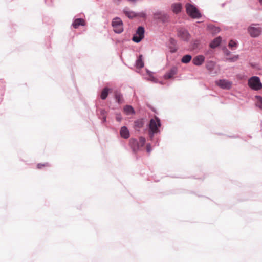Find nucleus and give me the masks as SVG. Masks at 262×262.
I'll list each match as a JSON object with an SVG mask.
<instances>
[{
	"mask_svg": "<svg viewBox=\"0 0 262 262\" xmlns=\"http://www.w3.org/2000/svg\"><path fill=\"white\" fill-rule=\"evenodd\" d=\"M140 16H142V17H145V14L144 13H141Z\"/></svg>",
	"mask_w": 262,
	"mask_h": 262,
	"instance_id": "33",
	"label": "nucleus"
},
{
	"mask_svg": "<svg viewBox=\"0 0 262 262\" xmlns=\"http://www.w3.org/2000/svg\"><path fill=\"white\" fill-rule=\"evenodd\" d=\"M108 89L107 88H104L101 94V98L103 100L105 99L108 95Z\"/></svg>",
	"mask_w": 262,
	"mask_h": 262,
	"instance_id": "20",
	"label": "nucleus"
},
{
	"mask_svg": "<svg viewBox=\"0 0 262 262\" xmlns=\"http://www.w3.org/2000/svg\"><path fill=\"white\" fill-rule=\"evenodd\" d=\"M192 57L190 55H184L181 59V62L184 63H188L191 60Z\"/></svg>",
	"mask_w": 262,
	"mask_h": 262,
	"instance_id": "19",
	"label": "nucleus"
},
{
	"mask_svg": "<svg viewBox=\"0 0 262 262\" xmlns=\"http://www.w3.org/2000/svg\"><path fill=\"white\" fill-rule=\"evenodd\" d=\"M237 43L236 41L231 40L229 43L228 46L229 48L232 49L233 47H236Z\"/></svg>",
	"mask_w": 262,
	"mask_h": 262,
	"instance_id": "25",
	"label": "nucleus"
},
{
	"mask_svg": "<svg viewBox=\"0 0 262 262\" xmlns=\"http://www.w3.org/2000/svg\"><path fill=\"white\" fill-rule=\"evenodd\" d=\"M115 98H116V101H117L118 103H122V101H123L122 97L120 93H116L115 94Z\"/></svg>",
	"mask_w": 262,
	"mask_h": 262,
	"instance_id": "21",
	"label": "nucleus"
},
{
	"mask_svg": "<svg viewBox=\"0 0 262 262\" xmlns=\"http://www.w3.org/2000/svg\"><path fill=\"white\" fill-rule=\"evenodd\" d=\"M238 55H235L232 58H227V60H228L230 61H231V62H234V61H237L238 60Z\"/></svg>",
	"mask_w": 262,
	"mask_h": 262,
	"instance_id": "28",
	"label": "nucleus"
},
{
	"mask_svg": "<svg viewBox=\"0 0 262 262\" xmlns=\"http://www.w3.org/2000/svg\"><path fill=\"white\" fill-rule=\"evenodd\" d=\"M257 105L262 109V97L258 96L257 97Z\"/></svg>",
	"mask_w": 262,
	"mask_h": 262,
	"instance_id": "24",
	"label": "nucleus"
},
{
	"mask_svg": "<svg viewBox=\"0 0 262 262\" xmlns=\"http://www.w3.org/2000/svg\"><path fill=\"white\" fill-rule=\"evenodd\" d=\"M161 15V14L160 13H155L154 14L155 18H158V19L160 18V15Z\"/></svg>",
	"mask_w": 262,
	"mask_h": 262,
	"instance_id": "31",
	"label": "nucleus"
},
{
	"mask_svg": "<svg viewBox=\"0 0 262 262\" xmlns=\"http://www.w3.org/2000/svg\"><path fill=\"white\" fill-rule=\"evenodd\" d=\"M116 119L118 122H120L122 120V116L120 114H116Z\"/></svg>",
	"mask_w": 262,
	"mask_h": 262,
	"instance_id": "29",
	"label": "nucleus"
},
{
	"mask_svg": "<svg viewBox=\"0 0 262 262\" xmlns=\"http://www.w3.org/2000/svg\"><path fill=\"white\" fill-rule=\"evenodd\" d=\"M175 51H176L175 50H173V51L172 50V51H171V52H174Z\"/></svg>",
	"mask_w": 262,
	"mask_h": 262,
	"instance_id": "37",
	"label": "nucleus"
},
{
	"mask_svg": "<svg viewBox=\"0 0 262 262\" xmlns=\"http://www.w3.org/2000/svg\"><path fill=\"white\" fill-rule=\"evenodd\" d=\"M112 25L115 32L120 33L123 32V24L120 18L116 17L114 18L112 22Z\"/></svg>",
	"mask_w": 262,
	"mask_h": 262,
	"instance_id": "4",
	"label": "nucleus"
},
{
	"mask_svg": "<svg viewBox=\"0 0 262 262\" xmlns=\"http://www.w3.org/2000/svg\"><path fill=\"white\" fill-rule=\"evenodd\" d=\"M205 60V57L203 55H199L193 59V63L195 66L201 65Z\"/></svg>",
	"mask_w": 262,
	"mask_h": 262,
	"instance_id": "12",
	"label": "nucleus"
},
{
	"mask_svg": "<svg viewBox=\"0 0 262 262\" xmlns=\"http://www.w3.org/2000/svg\"><path fill=\"white\" fill-rule=\"evenodd\" d=\"M123 111L124 113L127 115H133L135 113V112L130 105H126L124 107Z\"/></svg>",
	"mask_w": 262,
	"mask_h": 262,
	"instance_id": "14",
	"label": "nucleus"
},
{
	"mask_svg": "<svg viewBox=\"0 0 262 262\" xmlns=\"http://www.w3.org/2000/svg\"><path fill=\"white\" fill-rule=\"evenodd\" d=\"M178 36L184 40H187L189 38V34L188 31L184 29H180L178 30Z\"/></svg>",
	"mask_w": 262,
	"mask_h": 262,
	"instance_id": "8",
	"label": "nucleus"
},
{
	"mask_svg": "<svg viewBox=\"0 0 262 262\" xmlns=\"http://www.w3.org/2000/svg\"><path fill=\"white\" fill-rule=\"evenodd\" d=\"M172 11L175 13H178L181 12L182 9V5L180 3L173 4L171 5Z\"/></svg>",
	"mask_w": 262,
	"mask_h": 262,
	"instance_id": "15",
	"label": "nucleus"
},
{
	"mask_svg": "<svg viewBox=\"0 0 262 262\" xmlns=\"http://www.w3.org/2000/svg\"><path fill=\"white\" fill-rule=\"evenodd\" d=\"M129 144L131 148L134 152L138 151L141 148L138 141L135 139H130Z\"/></svg>",
	"mask_w": 262,
	"mask_h": 262,
	"instance_id": "10",
	"label": "nucleus"
},
{
	"mask_svg": "<svg viewBox=\"0 0 262 262\" xmlns=\"http://www.w3.org/2000/svg\"><path fill=\"white\" fill-rule=\"evenodd\" d=\"M260 4L262 5V0H259Z\"/></svg>",
	"mask_w": 262,
	"mask_h": 262,
	"instance_id": "34",
	"label": "nucleus"
},
{
	"mask_svg": "<svg viewBox=\"0 0 262 262\" xmlns=\"http://www.w3.org/2000/svg\"><path fill=\"white\" fill-rule=\"evenodd\" d=\"M101 113L102 115H104L105 114V111L104 110H102L101 111Z\"/></svg>",
	"mask_w": 262,
	"mask_h": 262,
	"instance_id": "32",
	"label": "nucleus"
},
{
	"mask_svg": "<svg viewBox=\"0 0 262 262\" xmlns=\"http://www.w3.org/2000/svg\"><path fill=\"white\" fill-rule=\"evenodd\" d=\"M120 134L121 137L124 139H128L130 136L129 132L126 126H123L121 128Z\"/></svg>",
	"mask_w": 262,
	"mask_h": 262,
	"instance_id": "11",
	"label": "nucleus"
},
{
	"mask_svg": "<svg viewBox=\"0 0 262 262\" xmlns=\"http://www.w3.org/2000/svg\"><path fill=\"white\" fill-rule=\"evenodd\" d=\"M50 166V165L48 163L46 162L43 164L39 163L37 165V168L38 169H41L43 167H46Z\"/></svg>",
	"mask_w": 262,
	"mask_h": 262,
	"instance_id": "23",
	"label": "nucleus"
},
{
	"mask_svg": "<svg viewBox=\"0 0 262 262\" xmlns=\"http://www.w3.org/2000/svg\"><path fill=\"white\" fill-rule=\"evenodd\" d=\"M151 150V148L150 145L147 144L146 145V150H147V151L148 152H150Z\"/></svg>",
	"mask_w": 262,
	"mask_h": 262,
	"instance_id": "30",
	"label": "nucleus"
},
{
	"mask_svg": "<svg viewBox=\"0 0 262 262\" xmlns=\"http://www.w3.org/2000/svg\"><path fill=\"white\" fill-rule=\"evenodd\" d=\"M262 31L261 28L257 25H252L248 28V32L252 37H257L260 35Z\"/></svg>",
	"mask_w": 262,
	"mask_h": 262,
	"instance_id": "5",
	"label": "nucleus"
},
{
	"mask_svg": "<svg viewBox=\"0 0 262 262\" xmlns=\"http://www.w3.org/2000/svg\"><path fill=\"white\" fill-rule=\"evenodd\" d=\"M216 85L223 89L229 90L232 85V82L226 79H220L215 81Z\"/></svg>",
	"mask_w": 262,
	"mask_h": 262,
	"instance_id": "7",
	"label": "nucleus"
},
{
	"mask_svg": "<svg viewBox=\"0 0 262 262\" xmlns=\"http://www.w3.org/2000/svg\"><path fill=\"white\" fill-rule=\"evenodd\" d=\"M143 124L144 122L142 119L137 120L134 122V126L135 128H141L143 127Z\"/></svg>",
	"mask_w": 262,
	"mask_h": 262,
	"instance_id": "17",
	"label": "nucleus"
},
{
	"mask_svg": "<svg viewBox=\"0 0 262 262\" xmlns=\"http://www.w3.org/2000/svg\"><path fill=\"white\" fill-rule=\"evenodd\" d=\"M124 13L127 17L129 18H133L136 16L134 13L129 11H124Z\"/></svg>",
	"mask_w": 262,
	"mask_h": 262,
	"instance_id": "26",
	"label": "nucleus"
},
{
	"mask_svg": "<svg viewBox=\"0 0 262 262\" xmlns=\"http://www.w3.org/2000/svg\"><path fill=\"white\" fill-rule=\"evenodd\" d=\"M136 66L138 68H142L144 67V62L142 60V56L140 55L136 62Z\"/></svg>",
	"mask_w": 262,
	"mask_h": 262,
	"instance_id": "18",
	"label": "nucleus"
},
{
	"mask_svg": "<svg viewBox=\"0 0 262 262\" xmlns=\"http://www.w3.org/2000/svg\"><path fill=\"white\" fill-rule=\"evenodd\" d=\"M103 119H104V121H105L106 120V117L105 116H104V117H103Z\"/></svg>",
	"mask_w": 262,
	"mask_h": 262,
	"instance_id": "35",
	"label": "nucleus"
},
{
	"mask_svg": "<svg viewBox=\"0 0 262 262\" xmlns=\"http://www.w3.org/2000/svg\"><path fill=\"white\" fill-rule=\"evenodd\" d=\"M221 41L222 38L220 37H217L211 41L210 44V47L211 48H215L220 45Z\"/></svg>",
	"mask_w": 262,
	"mask_h": 262,
	"instance_id": "16",
	"label": "nucleus"
},
{
	"mask_svg": "<svg viewBox=\"0 0 262 262\" xmlns=\"http://www.w3.org/2000/svg\"><path fill=\"white\" fill-rule=\"evenodd\" d=\"M249 86L254 90H260L262 88V84L260 82V79L257 76H253L250 78L248 80Z\"/></svg>",
	"mask_w": 262,
	"mask_h": 262,
	"instance_id": "2",
	"label": "nucleus"
},
{
	"mask_svg": "<svg viewBox=\"0 0 262 262\" xmlns=\"http://www.w3.org/2000/svg\"><path fill=\"white\" fill-rule=\"evenodd\" d=\"M178 72V69L176 67H172L165 75L164 78L168 79L172 78Z\"/></svg>",
	"mask_w": 262,
	"mask_h": 262,
	"instance_id": "9",
	"label": "nucleus"
},
{
	"mask_svg": "<svg viewBox=\"0 0 262 262\" xmlns=\"http://www.w3.org/2000/svg\"><path fill=\"white\" fill-rule=\"evenodd\" d=\"M186 9L187 14L192 18H199L201 17V14L199 11L192 5L187 4L186 5Z\"/></svg>",
	"mask_w": 262,
	"mask_h": 262,
	"instance_id": "3",
	"label": "nucleus"
},
{
	"mask_svg": "<svg viewBox=\"0 0 262 262\" xmlns=\"http://www.w3.org/2000/svg\"><path fill=\"white\" fill-rule=\"evenodd\" d=\"M85 21L83 19L77 18L74 20L72 24V26L75 29L78 28L80 26H85Z\"/></svg>",
	"mask_w": 262,
	"mask_h": 262,
	"instance_id": "13",
	"label": "nucleus"
},
{
	"mask_svg": "<svg viewBox=\"0 0 262 262\" xmlns=\"http://www.w3.org/2000/svg\"><path fill=\"white\" fill-rule=\"evenodd\" d=\"M155 80V78L154 77H151V80Z\"/></svg>",
	"mask_w": 262,
	"mask_h": 262,
	"instance_id": "36",
	"label": "nucleus"
},
{
	"mask_svg": "<svg viewBox=\"0 0 262 262\" xmlns=\"http://www.w3.org/2000/svg\"><path fill=\"white\" fill-rule=\"evenodd\" d=\"M145 141L146 140L144 137H140L139 138V141H138V142L141 147H143L144 145Z\"/></svg>",
	"mask_w": 262,
	"mask_h": 262,
	"instance_id": "22",
	"label": "nucleus"
},
{
	"mask_svg": "<svg viewBox=\"0 0 262 262\" xmlns=\"http://www.w3.org/2000/svg\"><path fill=\"white\" fill-rule=\"evenodd\" d=\"M144 28L143 27H139L136 34L133 37L132 40L135 42H139L144 38Z\"/></svg>",
	"mask_w": 262,
	"mask_h": 262,
	"instance_id": "6",
	"label": "nucleus"
},
{
	"mask_svg": "<svg viewBox=\"0 0 262 262\" xmlns=\"http://www.w3.org/2000/svg\"><path fill=\"white\" fill-rule=\"evenodd\" d=\"M160 126V120L158 118L156 117L150 120L149 135L151 140L154 137V134L159 132V128Z\"/></svg>",
	"mask_w": 262,
	"mask_h": 262,
	"instance_id": "1",
	"label": "nucleus"
},
{
	"mask_svg": "<svg viewBox=\"0 0 262 262\" xmlns=\"http://www.w3.org/2000/svg\"><path fill=\"white\" fill-rule=\"evenodd\" d=\"M214 66V64L213 62H210L208 63L206 66L207 68L210 71L213 69Z\"/></svg>",
	"mask_w": 262,
	"mask_h": 262,
	"instance_id": "27",
	"label": "nucleus"
}]
</instances>
